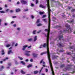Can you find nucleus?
I'll return each mask as SVG.
<instances>
[{
  "mask_svg": "<svg viewBox=\"0 0 75 75\" xmlns=\"http://www.w3.org/2000/svg\"><path fill=\"white\" fill-rule=\"evenodd\" d=\"M21 10L20 9L18 8V9H16V12H19V11H20Z\"/></svg>",
  "mask_w": 75,
  "mask_h": 75,
  "instance_id": "0eeeda50",
  "label": "nucleus"
},
{
  "mask_svg": "<svg viewBox=\"0 0 75 75\" xmlns=\"http://www.w3.org/2000/svg\"><path fill=\"white\" fill-rule=\"evenodd\" d=\"M17 30H18V31H20V28H17Z\"/></svg>",
  "mask_w": 75,
  "mask_h": 75,
  "instance_id": "37998d69",
  "label": "nucleus"
},
{
  "mask_svg": "<svg viewBox=\"0 0 75 75\" xmlns=\"http://www.w3.org/2000/svg\"><path fill=\"white\" fill-rule=\"evenodd\" d=\"M68 55H71V53L70 52H69L68 53Z\"/></svg>",
  "mask_w": 75,
  "mask_h": 75,
  "instance_id": "5fc2aeb1",
  "label": "nucleus"
},
{
  "mask_svg": "<svg viewBox=\"0 0 75 75\" xmlns=\"http://www.w3.org/2000/svg\"><path fill=\"white\" fill-rule=\"evenodd\" d=\"M30 61V62H33V59H31Z\"/></svg>",
  "mask_w": 75,
  "mask_h": 75,
  "instance_id": "ea45409f",
  "label": "nucleus"
},
{
  "mask_svg": "<svg viewBox=\"0 0 75 75\" xmlns=\"http://www.w3.org/2000/svg\"><path fill=\"white\" fill-rule=\"evenodd\" d=\"M31 18H32V19H33L34 18V16H33L32 15L31 16Z\"/></svg>",
  "mask_w": 75,
  "mask_h": 75,
  "instance_id": "473e14b6",
  "label": "nucleus"
},
{
  "mask_svg": "<svg viewBox=\"0 0 75 75\" xmlns=\"http://www.w3.org/2000/svg\"><path fill=\"white\" fill-rule=\"evenodd\" d=\"M20 4V2L19 1H18L17 2V4Z\"/></svg>",
  "mask_w": 75,
  "mask_h": 75,
  "instance_id": "052dcab7",
  "label": "nucleus"
},
{
  "mask_svg": "<svg viewBox=\"0 0 75 75\" xmlns=\"http://www.w3.org/2000/svg\"><path fill=\"white\" fill-rule=\"evenodd\" d=\"M66 27H67V29H68L69 28V27H70V26L68 24H67L66 25Z\"/></svg>",
  "mask_w": 75,
  "mask_h": 75,
  "instance_id": "f8f14e48",
  "label": "nucleus"
},
{
  "mask_svg": "<svg viewBox=\"0 0 75 75\" xmlns=\"http://www.w3.org/2000/svg\"><path fill=\"white\" fill-rule=\"evenodd\" d=\"M46 43H44L43 45V47H46Z\"/></svg>",
  "mask_w": 75,
  "mask_h": 75,
  "instance_id": "4be33fe9",
  "label": "nucleus"
},
{
  "mask_svg": "<svg viewBox=\"0 0 75 75\" xmlns=\"http://www.w3.org/2000/svg\"><path fill=\"white\" fill-rule=\"evenodd\" d=\"M36 32V30H34L33 32V34H35V33Z\"/></svg>",
  "mask_w": 75,
  "mask_h": 75,
  "instance_id": "cd10ccee",
  "label": "nucleus"
},
{
  "mask_svg": "<svg viewBox=\"0 0 75 75\" xmlns=\"http://www.w3.org/2000/svg\"><path fill=\"white\" fill-rule=\"evenodd\" d=\"M41 30H39V31L38 32V33H40V32H41Z\"/></svg>",
  "mask_w": 75,
  "mask_h": 75,
  "instance_id": "3c124183",
  "label": "nucleus"
},
{
  "mask_svg": "<svg viewBox=\"0 0 75 75\" xmlns=\"http://www.w3.org/2000/svg\"><path fill=\"white\" fill-rule=\"evenodd\" d=\"M10 46V45H6V47H9Z\"/></svg>",
  "mask_w": 75,
  "mask_h": 75,
  "instance_id": "c85d7f7f",
  "label": "nucleus"
},
{
  "mask_svg": "<svg viewBox=\"0 0 75 75\" xmlns=\"http://www.w3.org/2000/svg\"><path fill=\"white\" fill-rule=\"evenodd\" d=\"M13 11H13V10H11L10 11V13H13Z\"/></svg>",
  "mask_w": 75,
  "mask_h": 75,
  "instance_id": "a18cd8bd",
  "label": "nucleus"
},
{
  "mask_svg": "<svg viewBox=\"0 0 75 75\" xmlns=\"http://www.w3.org/2000/svg\"><path fill=\"white\" fill-rule=\"evenodd\" d=\"M16 16H13L12 17L13 18H16Z\"/></svg>",
  "mask_w": 75,
  "mask_h": 75,
  "instance_id": "680f3d73",
  "label": "nucleus"
},
{
  "mask_svg": "<svg viewBox=\"0 0 75 75\" xmlns=\"http://www.w3.org/2000/svg\"><path fill=\"white\" fill-rule=\"evenodd\" d=\"M31 6H32V7H33V6H34V4L32 3L31 4Z\"/></svg>",
  "mask_w": 75,
  "mask_h": 75,
  "instance_id": "4c0bfd02",
  "label": "nucleus"
},
{
  "mask_svg": "<svg viewBox=\"0 0 75 75\" xmlns=\"http://www.w3.org/2000/svg\"><path fill=\"white\" fill-rule=\"evenodd\" d=\"M2 55H4V54H5V53L4 52V50H2Z\"/></svg>",
  "mask_w": 75,
  "mask_h": 75,
  "instance_id": "9b49d317",
  "label": "nucleus"
},
{
  "mask_svg": "<svg viewBox=\"0 0 75 75\" xmlns=\"http://www.w3.org/2000/svg\"><path fill=\"white\" fill-rule=\"evenodd\" d=\"M58 45V46H59L60 47H62V45H61V43H59Z\"/></svg>",
  "mask_w": 75,
  "mask_h": 75,
  "instance_id": "a211bd4d",
  "label": "nucleus"
},
{
  "mask_svg": "<svg viewBox=\"0 0 75 75\" xmlns=\"http://www.w3.org/2000/svg\"><path fill=\"white\" fill-rule=\"evenodd\" d=\"M21 3L23 4H27V2L26 1H24V0H21Z\"/></svg>",
  "mask_w": 75,
  "mask_h": 75,
  "instance_id": "f03ea898",
  "label": "nucleus"
},
{
  "mask_svg": "<svg viewBox=\"0 0 75 75\" xmlns=\"http://www.w3.org/2000/svg\"><path fill=\"white\" fill-rule=\"evenodd\" d=\"M43 62V60H42L40 62V64H41V63H42V62Z\"/></svg>",
  "mask_w": 75,
  "mask_h": 75,
  "instance_id": "603ef678",
  "label": "nucleus"
},
{
  "mask_svg": "<svg viewBox=\"0 0 75 75\" xmlns=\"http://www.w3.org/2000/svg\"><path fill=\"white\" fill-rule=\"evenodd\" d=\"M26 53H25V54L27 56H28V57L30 56V54L28 53L29 52H31L29 51H26Z\"/></svg>",
  "mask_w": 75,
  "mask_h": 75,
  "instance_id": "f257e3e1",
  "label": "nucleus"
},
{
  "mask_svg": "<svg viewBox=\"0 0 75 75\" xmlns=\"http://www.w3.org/2000/svg\"><path fill=\"white\" fill-rule=\"evenodd\" d=\"M39 22H40V19H38L37 20L36 23H39Z\"/></svg>",
  "mask_w": 75,
  "mask_h": 75,
  "instance_id": "bb28decb",
  "label": "nucleus"
},
{
  "mask_svg": "<svg viewBox=\"0 0 75 75\" xmlns=\"http://www.w3.org/2000/svg\"><path fill=\"white\" fill-rule=\"evenodd\" d=\"M43 64H45V62H43Z\"/></svg>",
  "mask_w": 75,
  "mask_h": 75,
  "instance_id": "774afa93",
  "label": "nucleus"
},
{
  "mask_svg": "<svg viewBox=\"0 0 75 75\" xmlns=\"http://www.w3.org/2000/svg\"><path fill=\"white\" fill-rule=\"evenodd\" d=\"M5 25H7V23H5Z\"/></svg>",
  "mask_w": 75,
  "mask_h": 75,
  "instance_id": "0e129e2a",
  "label": "nucleus"
},
{
  "mask_svg": "<svg viewBox=\"0 0 75 75\" xmlns=\"http://www.w3.org/2000/svg\"><path fill=\"white\" fill-rule=\"evenodd\" d=\"M25 61L26 62H28V59H27L26 60H25Z\"/></svg>",
  "mask_w": 75,
  "mask_h": 75,
  "instance_id": "864d4df0",
  "label": "nucleus"
},
{
  "mask_svg": "<svg viewBox=\"0 0 75 75\" xmlns=\"http://www.w3.org/2000/svg\"><path fill=\"white\" fill-rule=\"evenodd\" d=\"M75 10L74 9H72L71 11H75Z\"/></svg>",
  "mask_w": 75,
  "mask_h": 75,
  "instance_id": "8fccbe9b",
  "label": "nucleus"
},
{
  "mask_svg": "<svg viewBox=\"0 0 75 75\" xmlns=\"http://www.w3.org/2000/svg\"><path fill=\"white\" fill-rule=\"evenodd\" d=\"M43 21H44L45 22H46L47 21H46V19H44L43 20Z\"/></svg>",
  "mask_w": 75,
  "mask_h": 75,
  "instance_id": "c9c22d12",
  "label": "nucleus"
},
{
  "mask_svg": "<svg viewBox=\"0 0 75 75\" xmlns=\"http://www.w3.org/2000/svg\"><path fill=\"white\" fill-rule=\"evenodd\" d=\"M17 45H18V44L17 43H16L15 44V47H17Z\"/></svg>",
  "mask_w": 75,
  "mask_h": 75,
  "instance_id": "09e8293b",
  "label": "nucleus"
},
{
  "mask_svg": "<svg viewBox=\"0 0 75 75\" xmlns=\"http://www.w3.org/2000/svg\"><path fill=\"white\" fill-rule=\"evenodd\" d=\"M33 55L34 57H37V55H38V54L35 53H33Z\"/></svg>",
  "mask_w": 75,
  "mask_h": 75,
  "instance_id": "39448f33",
  "label": "nucleus"
},
{
  "mask_svg": "<svg viewBox=\"0 0 75 75\" xmlns=\"http://www.w3.org/2000/svg\"><path fill=\"white\" fill-rule=\"evenodd\" d=\"M38 0H36V4H38Z\"/></svg>",
  "mask_w": 75,
  "mask_h": 75,
  "instance_id": "58836bf2",
  "label": "nucleus"
},
{
  "mask_svg": "<svg viewBox=\"0 0 75 75\" xmlns=\"http://www.w3.org/2000/svg\"><path fill=\"white\" fill-rule=\"evenodd\" d=\"M44 12H39V14H40V15H41V14H44Z\"/></svg>",
  "mask_w": 75,
  "mask_h": 75,
  "instance_id": "5701e85b",
  "label": "nucleus"
},
{
  "mask_svg": "<svg viewBox=\"0 0 75 75\" xmlns=\"http://www.w3.org/2000/svg\"><path fill=\"white\" fill-rule=\"evenodd\" d=\"M34 72L35 74H37L38 72V71H34Z\"/></svg>",
  "mask_w": 75,
  "mask_h": 75,
  "instance_id": "1a4fd4ad",
  "label": "nucleus"
},
{
  "mask_svg": "<svg viewBox=\"0 0 75 75\" xmlns=\"http://www.w3.org/2000/svg\"><path fill=\"white\" fill-rule=\"evenodd\" d=\"M13 25V27H16V24H15Z\"/></svg>",
  "mask_w": 75,
  "mask_h": 75,
  "instance_id": "a19ab883",
  "label": "nucleus"
},
{
  "mask_svg": "<svg viewBox=\"0 0 75 75\" xmlns=\"http://www.w3.org/2000/svg\"><path fill=\"white\" fill-rule=\"evenodd\" d=\"M8 66L6 67L7 69H8L10 68V67L11 65V64L10 63H9L8 64Z\"/></svg>",
  "mask_w": 75,
  "mask_h": 75,
  "instance_id": "7ed1b4c3",
  "label": "nucleus"
},
{
  "mask_svg": "<svg viewBox=\"0 0 75 75\" xmlns=\"http://www.w3.org/2000/svg\"><path fill=\"white\" fill-rule=\"evenodd\" d=\"M44 54V52L42 53L41 54V55H43Z\"/></svg>",
  "mask_w": 75,
  "mask_h": 75,
  "instance_id": "de8ad7c7",
  "label": "nucleus"
},
{
  "mask_svg": "<svg viewBox=\"0 0 75 75\" xmlns=\"http://www.w3.org/2000/svg\"><path fill=\"white\" fill-rule=\"evenodd\" d=\"M45 71L46 72H48V69H46Z\"/></svg>",
  "mask_w": 75,
  "mask_h": 75,
  "instance_id": "7c9ffc66",
  "label": "nucleus"
},
{
  "mask_svg": "<svg viewBox=\"0 0 75 75\" xmlns=\"http://www.w3.org/2000/svg\"><path fill=\"white\" fill-rule=\"evenodd\" d=\"M18 58H19V59H21V60H23V58L20 57H18Z\"/></svg>",
  "mask_w": 75,
  "mask_h": 75,
  "instance_id": "ddd939ff",
  "label": "nucleus"
},
{
  "mask_svg": "<svg viewBox=\"0 0 75 75\" xmlns=\"http://www.w3.org/2000/svg\"><path fill=\"white\" fill-rule=\"evenodd\" d=\"M40 7H41V8H45V6H44L41 4H40Z\"/></svg>",
  "mask_w": 75,
  "mask_h": 75,
  "instance_id": "423d86ee",
  "label": "nucleus"
},
{
  "mask_svg": "<svg viewBox=\"0 0 75 75\" xmlns=\"http://www.w3.org/2000/svg\"><path fill=\"white\" fill-rule=\"evenodd\" d=\"M1 68L2 69H4V66H1Z\"/></svg>",
  "mask_w": 75,
  "mask_h": 75,
  "instance_id": "49530a36",
  "label": "nucleus"
},
{
  "mask_svg": "<svg viewBox=\"0 0 75 75\" xmlns=\"http://www.w3.org/2000/svg\"><path fill=\"white\" fill-rule=\"evenodd\" d=\"M69 31H70V33H71V32H72V30H71V29H69V30H67V31H68V32L69 33Z\"/></svg>",
  "mask_w": 75,
  "mask_h": 75,
  "instance_id": "aec40b11",
  "label": "nucleus"
},
{
  "mask_svg": "<svg viewBox=\"0 0 75 75\" xmlns=\"http://www.w3.org/2000/svg\"><path fill=\"white\" fill-rule=\"evenodd\" d=\"M64 51L63 50H60L59 51V52H64Z\"/></svg>",
  "mask_w": 75,
  "mask_h": 75,
  "instance_id": "c756f323",
  "label": "nucleus"
},
{
  "mask_svg": "<svg viewBox=\"0 0 75 75\" xmlns=\"http://www.w3.org/2000/svg\"><path fill=\"white\" fill-rule=\"evenodd\" d=\"M0 13H5V12L4 11H0Z\"/></svg>",
  "mask_w": 75,
  "mask_h": 75,
  "instance_id": "b1692460",
  "label": "nucleus"
},
{
  "mask_svg": "<svg viewBox=\"0 0 75 75\" xmlns=\"http://www.w3.org/2000/svg\"><path fill=\"white\" fill-rule=\"evenodd\" d=\"M13 23H14V21H12L11 22V24H13Z\"/></svg>",
  "mask_w": 75,
  "mask_h": 75,
  "instance_id": "e2e57ef3",
  "label": "nucleus"
},
{
  "mask_svg": "<svg viewBox=\"0 0 75 75\" xmlns=\"http://www.w3.org/2000/svg\"><path fill=\"white\" fill-rule=\"evenodd\" d=\"M11 49H12V47H10V48L9 49V50H11Z\"/></svg>",
  "mask_w": 75,
  "mask_h": 75,
  "instance_id": "338daca9",
  "label": "nucleus"
},
{
  "mask_svg": "<svg viewBox=\"0 0 75 75\" xmlns=\"http://www.w3.org/2000/svg\"><path fill=\"white\" fill-rule=\"evenodd\" d=\"M21 72L22 74H25V72H24L23 70L21 71Z\"/></svg>",
  "mask_w": 75,
  "mask_h": 75,
  "instance_id": "2eb2a0df",
  "label": "nucleus"
},
{
  "mask_svg": "<svg viewBox=\"0 0 75 75\" xmlns=\"http://www.w3.org/2000/svg\"><path fill=\"white\" fill-rule=\"evenodd\" d=\"M28 10V9H25L24 11H27Z\"/></svg>",
  "mask_w": 75,
  "mask_h": 75,
  "instance_id": "e433bc0d",
  "label": "nucleus"
},
{
  "mask_svg": "<svg viewBox=\"0 0 75 75\" xmlns=\"http://www.w3.org/2000/svg\"><path fill=\"white\" fill-rule=\"evenodd\" d=\"M63 36L62 35V36H59V40H61V38H62Z\"/></svg>",
  "mask_w": 75,
  "mask_h": 75,
  "instance_id": "f3484780",
  "label": "nucleus"
},
{
  "mask_svg": "<svg viewBox=\"0 0 75 75\" xmlns=\"http://www.w3.org/2000/svg\"><path fill=\"white\" fill-rule=\"evenodd\" d=\"M43 47V45H40V46L39 47V48H42Z\"/></svg>",
  "mask_w": 75,
  "mask_h": 75,
  "instance_id": "4468645a",
  "label": "nucleus"
},
{
  "mask_svg": "<svg viewBox=\"0 0 75 75\" xmlns=\"http://www.w3.org/2000/svg\"><path fill=\"white\" fill-rule=\"evenodd\" d=\"M31 47V46H30L28 47V48H30Z\"/></svg>",
  "mask_w": 75,
  "mask_h": 75,
  "instance_id": "bf43d9fd",
  "label": "nucleus"
},
{
  "mask_svg": "<svg viewBox=\"0 0 75 75\" xmlns=\"http://www.w3.org/2000/svg\"><path fill=\"white\" fill-rule=\"evenodd\" d=\"M20 62L21 64H23V65H25V63L23 61H21Z\"/></svg>",
  "mask_w": 75,
  "mask_h": 75,
  "instance_id": "dca6fc26",
  "label": "nucleus"
},
{
  "mask_svg": "<svg viewBox=\"0 0 75 75\" xmlns=\"http://www.w3.org/2000/svg\"><path fill=\"white\" fill-rule=\"evenodd\" d=\"M3 10V8L1 7H0V10Z\"/></svg>",
  "mask_w": 75,
  "mask_h": 75,
  "instance_id": "13d9d810",
  "label": "nucleus"
},
{
  "mask_svg": "<svg viewBox=\"0 0 75 75\" xmlns=\"http://www.w3.org/2000/svg\"><path fill=\"white\" fill-rule=\"evenodd\" d=\"M9 10H10L9 9H7L6 10V11L7 12H8V11Z\"/></svg>",
  "mask_w": 75,
  "mask_h": 75,
  "instance_id": "79ce46f5",
  "label": "nucleus"
},
{
  "mask_svg": "<svg viewBox=\"0 0 75 75\" xmlns=\"http://www.w3.org/2000/svg\"><path fill=\"white\" fill-rule=\"evenodd\" d=\"M41 25H42V24L41 23H39L37 25V26H41Z\"/></svg>",
  "mask_w": 75,
  "mask_h": 75,
  "instance_id": "412c9836",
  "label": "nucleus"
},
{
  "mask_svg": "<svg viewBox=\"0 0 75 75\" xmlns=\"http://www.w3.org/2000/svg\"><path fill=\"white\" fill-rule=\"evenodd\" d=\"M61 68H62V67H64V64H63V65L61 66Z\"/></svg>",
  "mask_w": 75,
  "mask_h": 75,
  "instance_id": "4d7b16f0",
  "label": "nucleus"
},
{
  "mask_svg": "<svg viewBox=\"0 0 75 75\" xmlns=\"http://www.w3.org/2000/svg\"><path fill=\"white\" fill-rule=\"evenodd\" d=\"M0 63H1V64H2V63H3V61H1Z\"/></svg>",
  "mask_w": 75,
  "mask_h": 75,
  "instance_id": "69168bd1",
  "label": "nucleus"
},
{
  "mask_svg": "<svg viewBox=\"0 0 75 75\" xmlns=\"http://www.w3.org/2000/svg\"><path fill=\"white\" fill-rule=\"evenodd\" d=\"M37 36H36L34 37V41H35L37 40Z\"/></svg>",
  "mask_w": 75,
  "mask_h": 75,
  "instance_id": "6e6552de",
  "label": "nucleus"
},
{
  "mask_svg": "<svg viewBox=\"0 0 75 75\" xmlns=\"http://www.w3.org/2000/svg\"><path fill=\"white\" fill-rule=\"evenodd\" d=\"M46 17V16L45 15H44L43 16L42 18H44Z\"/></svg>",
  "mask_w": 75,
  "mask_h": 75,
  "instance_id": "f704fd0d",
  "label": "nucleus"
},
{
  "mask_svg": "<svg viewBox=\"0 0 75 75\" xmlns=\"http://www.w3.org/2000/svg\"><path fill=\"white\" fill-rule=\"evenodd\" d=\"M33 40V39L30 38L28 39V41H31Z\"/></svg>",
  "mask_w": 75,
  "mask_h": 75,
  "instance_id": "a878e982",
  "label": "nucleus"
},
{
  "mask_svg": "<svg viewBox=\"0 0 75 75\" xmlns=\"http://www.w3.org/2000/svg\"><path fill=\"white\" fill-rule=\"evenodd\" d=\"M67 29H64V33L65 32H67Z\"/></svg>",
  "mask_w": 75,
  "mask_h": 75,
  "instance_id": "72a5a7b5",
  "label": "nucleus"
},
{
  "mask_svg": "<svg viewBox=\"0 0 75 75\" xmlns=\"http://www.w3.org/2000/svg\"><path fill=\"white\" fill-rule=\"evenodd\" d=\"M43 67H42L41 70H40V72H41V71H42V69H43Z\"/></svg>",
  "mask_w": 75,
  "mask_h": 75,
  "instance_id": "c03bdc74",
  "label": "nucleus"
},
{
  "mask_svg": "<svg viewBox=\"0 0 75 75\" xmlns=\"http://www.w3.org/2000/svg\"><path fill=\"white\" fill-rule=\"evenodd\" d=\"M28 46L27 45H25L23 47V48L22 49V50H23V51H24L25 50V48H26V47H27Z\"/></svg>",
  "mask_w": 75,
  "mask_h": 75,
  "instance_id": "20e7f679",
  "label": "nucleus"
},
{
  "mask_svg": "<svg viewBox=\"0 0 75 75\" xmlns=\"http://www.w3.org/2000/svg\"><path fill=\"white\" fill-rule=\"evenodd\" d=\"M71 23H74V20H72V21H70Z\"/></svg>",
  "mask_w": 75,
  "mask_h": 75,
  "instance_id": "2f4dec72",
  "label": "nucleus"
},
{
  "mask_svg": "<svg viewBox=\"0 0 75 75\" xmlns=\"http://www.w3.org/2000/svg\"><path fill=\"white\" fill-rule=\"evenodd\" d=\"M8 59V57H6L5 59H4L3 60V61H6V60H7V59Z\"/></svg>",
  "mask_w": 75,
  "mask_h": 75,
  "instance_id": "6ab92c4d",
  "label": "nucleus"
},
{
  "mask_svg": "<svg viewBox=\"0 0 75 75\" xmlns=\"http://www.w3.org/2000/svg\"><path fill=\"white\" fill-rule=\"evenodd\" d=\"M11 53H13V52L11 50H10L8 52V54H10Z\"/></svg>",
  "mask_w": 75,
  "mask_h": 75,
  "instance_id": "9d476101",
  "label": "nucleus"
},
{
  "mask_svg": "<svg viewBox=\"0 0 75 75\" xmlns=\"http://www.w3.org/2000/svg\"><path fill=\"white\" fill-rule=\"evenodd\" d=\"M1 19H0V25H1Z\"/></svg>",
  "mask_w": 75,
  "mask_h": 75,
  "instance_id": "6e6d98bb",
  "label": "nucleus"
},
{
  "mask_svg": "<svg viewBox=\"0 0 75 75\" xmlns=\"http://www.w3.org/2000/svg\"><path fill=\"white\" fill-rule=\"evenodd\" d=\"M32 67V65L29 64L28 66V68H30V67Z\"/></svg>",
  "mask_w": 75,
  "mask_h": 75,
  "instance_id": "393cba45",
  "label": "nucleus"
}]
</instances>
